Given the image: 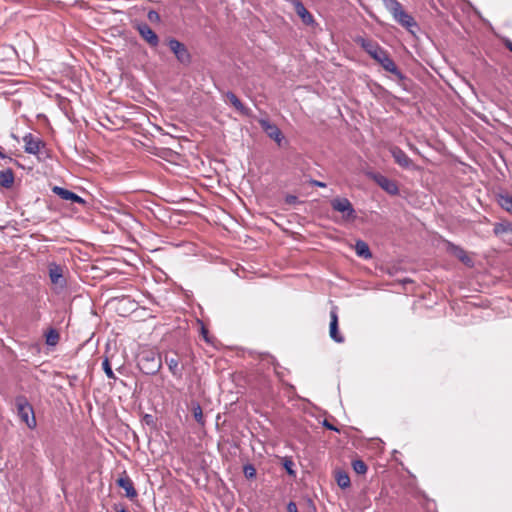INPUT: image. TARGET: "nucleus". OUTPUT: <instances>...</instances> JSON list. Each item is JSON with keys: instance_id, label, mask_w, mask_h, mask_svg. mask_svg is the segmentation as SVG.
Masks as SVG:
<instances>
[{"instance_id": "37", "label": "nucleus", "mask_w": 512, "mask_h": 512, "mask_svg": "<svg viewBox=\"0 0 512 512\" xmlns=\"http://www.w3.org/2000/svg\"><path fill=\"white\" fill-rule=\"evenodd\" d=\"M148 17L150 20H153L154 18H158L159 16L155 11H150Z\"/></svg>"}, {"instance_id": "10", "label": "nucleus", "mask_w": 512, "mask_h": 512, "mask_svg": "<svg viewBox=\"0 0 512 512\" xmlns=\"http://www.w3.org/2000/svg\"><path fill=\"white\" fill-rule=\"evenodd\" d=\"M338 308L336 306H333L330 311V325H329V335L333 341L336 343H343L344 337L339 332L338 329Z\"/></svg>"}, {"instance_id": "1", "label": "nucleus", "mask_w": 512, "mask_h": 512, "mask_svg": "<svg viewBox=\"0 0 512 512\" xmlns=\"http://www.w3.org/2000/svg\"><path fill=\"white\" fill-rule=\"evenodd\" d=\"M137 366L144 374L154 375L161 369L162 360L156 350L146 348L138 354Z\"/></svg>"}, {"instance_id": "7", "label": "nucleus", "mask_w": 512, "mask_h": 512, "mask_svg": "<svg viewBox=\"0 0 512 512\" xmlns=\"http://www.w3.org/2000/svg\"><path fill=\"white\" fill-rule=\"evenodd\" d=\"M24 150L28 154L38 155L46 144L40 138L35 137L33 134L28 133L23 137Z\"/></svg>"}, {"instance_id": "20", "label": "nucleus", "mask_w": 512, "mask_h": 512, "mask_svg": "<svg viewBox=\"0 0 512 512\" xmlns=\"http://www.w3.org/2000/svg\"><path fill=\"white\" fill-rule=\"evenodd\" d=\"M226 98L230 102V104L241 114L248 115L249 109L243 105L241 100L231 91L226 93Z\"/></svg>"}, {"instance_id": "25", "label": "nucleus", "mask_w": 512, "mask_h": 512, "mask_svg": "<svg viewBox=\"0 0 512 512\" xmlns=\"http://www.w3.org/2000/svg\"><path fill=\"white\" fill-rule=\"evenodd\" d=\"M192 413L197 423H199L200 425L205 424L203 411L199 403H192Z\"/></svg>"}, {"instance_id": "14", "label": "nucleus", "mask_w": 512, "mask_h": 512, "mask_svg": "<svg viewBox=\"0 0 512 512\" xmlns=\"http://www.w3.org/2000/svg\"><path fill=\"white\" fill-rule=\"evenodd\" d=\"M117 485L125 490V496L131 500L137 497L138 493L134 487L131 478L124 472L123 475L117 479Z\"/></svg>"}, {"instance_id": "39", "label": "nucleus", "mask_w": 512, "mask_h": 512, "mask_svg": "<svg viewBox=\"0 0 512 512\" xmlns=\"http://www.w3.org/2000/svg\"><path fill=\"white\" fill-rule=\"evenodd\" d=\"M506 46L512 52V42L509 41Z\"/></svg>"}, {"instance_id": "21", "label": "nucleus", "mask_w": 512, "mask_h": 512, "mask_svg": "<svg viewBox=\"0 0 512 512\" xmlns=\"http://www.w3.org/2000/svg\"><path fill=\"white\" fill-rule=\"evenodd\" d=\"M355 252L359 257L363 259L372 258V253L370 251L368 244L362 240L356 241Z\"/></svg>"}, {"instance_id": "13", "label": "nucleus", "mask_w": 512, "mask_h": 512, "mask_svg": "<svg viewBox=\"0 0 512 512\" xmlns=\"http://www.w3.org/2000/svg\"><path fill=\"white\" fill-rule=\"evenodd\" d=\"M137 31L141 37L152 47H156L158 45L159 38L147 23L139 24L137 26Z\"/></svg>"}, {"instance_id": "16", "label": "nucleus", "mask_w": 512, "mask_h": 512, "mask_svg": "<svg viewBox=\"0 0 512 512\" xmlns=\"http://www.w3.org/2000/svg\"><path fill=\"white\" fill-rule=\"evenodd\" d=\"M52 191L63 200H69L75 203L85 204V200L83 198L65 188L55 186L53 187Z\"/></svg>"}, {"instance_id": "3", "label": "nucleus", "mask_w": 512, "mask_h": 512, "mask_svg": "<svg viewBox=\"0 0 512 512\" xmlns=\"http://www.w3.org/2000/svg\"><path fill=\"white\" fill-rule=\"evenodd\" d=\"M15 405L17 408V414L22 422H24L28 428L34 429L37 425L34 410L32 405L28 402L26 397L19 396L15 399Z\"/></svg>"}, {"instance_id": "22", "label": "nucleus", "mask_w": 512, "mask_h": 512, "mask_svg": "<svg viewBox=\"0 0 512 512\" xmlns=\"http://www.w3.org/2000/svg\"><path fill=\"white\" fill-rule=\"evenodd\" d=\"M166 364L171 374L177 378H181L183 374V367L179 365L176 358H166Z\"/></svg>"}, {"instance_id": "30", "label": "nucleus", "mask_w": 512, "mask_h": 512, "mask_svg": "<svg viewBox=\"0 0 512 512\" xmlns=\"http://www.w3.org/2000/svg\"><path fill=\"white\" fill-rule=\"evenodd\" d=\"M59 339V335L55 330H51L49 334L47 335L46 342L48 345H55L57 344Z\"/></svg>"}, {"instance_id": "35", "label": "nucleus", "mask_w": 512, "mask_h": 512, "mask_svg": "<svg viewBox=\"0 0 512 512\" xmlns=\"http://www.w3.org/2000/svg\"><path fill=\"white\" fill-rule=\"evenodd\" d=\"M324 426L330 430L338 431V429L335 426H333L332 424H330L327 420L324 421Z\"/></svg>"}, {"instance_id": "19", "label": "nucleus", "mask_w": 512, "mask_h": 512, "mask_svg": "<svg viewBox=\"0 0 512 512\" xmlns=\"http://www.w3.org/2000/svg\"><path fill=\"white\" fill-rule=\"evenodd\" d=\"M14 172L11 168L0 171V188L9 189L14 184Z\"/></svg>"}, {"instance_id": "4", "label": "nucleus", "mask_w": 512, "mask_h": 512, "mask_svg": "<svg viewBox=\"0 0 512 512\" xmlns=\"http://www.w3.org/2000/svg\"><path fill=\"white\" fill-rule=\"evenodd\" d=\"M331 207L334 211L341 213L342 218L345 221H354L357 217L352 203L347 198L336 197L332 199Z\"/></svg>"}, {"instance_id": "6", "label": "nucleus", "mask_w": 512, "mask_h": 512, "mask_svg": "<svg viewBox=\"0 0 512 512\" xmlns=\"http://www.w3.org/2000/svg\"><path fill=\"white\" fill-rule=\"evenodd\" d=\"M168 46L180 63L185 65L190 63L191 55L183 43L172 38L168 41Z\"/></svg>"}, {"instance_id": "26", "label": "nucleus", "mask_w": 512, "mask_h": 512, "mask_svg": "<svg viewBox=\"0 0 512 512\" xmlns=\"http://www.w3.org/2000/svg\"><path fill=\"white\" fill-rule=\"evenodd\" d=\"M498 202L504 210L512 214V196L501 195Z\"/></svg>"}, {"instance_id": "9", "label": "nucleus", "mask_w": 512, "mask_h": 512, "mask_svg": "<svg viewBox=\"0 0 512 512\" xmlns=\"http://www.w3.org/2000/svg\"><path fill=\"white\" fill-rule=\"evenodd\" d=\"M445 245L446 251L455 256L456 258H458L466 266L472 267L474 265L472 258L468 256V254L462 247L455 245L450 241H445Z\"/></svg>"}, {"instance_id": "34", "label": "nucleus", "mask_w": 512, "mask_h": 512, "mask_svg": "<svg viewBox=\"0 0 512 512\" xmlns=\"http://www.w3.org/2000/svg\"><path fill=\"white\" fill-rule=\"evenodd\" d=\"M0 158H1V159H3V160H5V162H6V163H10V162H13V161H14V160H13V158H11V157H9V156L5 155V154L2 152V150H1V149H0Z\"/></svg>"}, {"instance_id": "36", "label": "nucleus", "mask_w": 512, "mask_h": 512, "mask_svg": "<svg viewBox=\"0 0 512 512\" xmlns=\"http://www.w3.org/2000/svg\"><path fill=\"white\" fill-rule=\"evenodd\" d=\"M312 184L315 186H318V187H326V184L324 182L317 181V180L312 181Z\"/></svg>"}, {"instance_id": "24", "label": "nucleus", "mask_w": 512, "mask_h": 512, "mask_svg": "<svg viewBox=\"0 0 512 512\" xmlns=\"http://www.w3.org/2000/svg\"><path fill=\"white\" fill-rule=\"evenodd\" d=\"M495 235H502L504 233H512V224L510 222L496 223L493 228Z\"/></svg>"}, {"instance_id": "8", "label": "nucleus", "mask_w": 512, "mask_h": 512, "mask_svg": "<svg viewBox=\"0 0 512 512\" xmlns=\"http://www.w3.org/2000/svg\"><path fill=\"white\" fill-rule=\"evenodd\" d=\"M258 123L267 136L273 139L280 146L284 139L281 130L267 119H259Z\"/></svg>"}, {"instance_id": "17", "label": "nucleus", "mask_w": 512, "mask_h": 512, "mask_svg": "<svg viewBox=\"0 0 512 512\" xmlns=\"http://www.w3.org/2000/svg\"><path fill=\"white\" fill-rule=\"evenodd\" d=\"M390 152L395 160V162L403 168H409L412 165V160L408 157V155L399 147H392Z\"/></svg>"}, {"instance_id": "23", "label": "nucleus", "mask_w": 512, "mask_h": 512, "mask_svg": "<svg viewBox=\"0 0 512 512\" xmlns=\"http://www.w3.org/2000/svg\"><path fill=\"white\" fill-rule=\"evenodd\" d=\"M335 478H336L337 485L340 488L346 489V488L350 487V485H351L350 477L346 472L337 471Z\"/></svg>"}, {"instance_id": "31", "label": "nucleus", "mask_w": 512, "mask_h": 512, "mask_svg": "<svg viewBox=\"0 0 512 512\" xmlns=\"http://www.w3.org/2000/svg\"><path fill=\"white\" fill-rule=\"evenodd\" d=\"M293 465H294V464H293V461H292V460L287 459V458H285V459H284L283 466H284V468L286 469V471H287V473H288L289 475H295V471H294V470H293V468H292V467H293Z\"/></svg>"}, {"instance_id": "15", "label": "nucleus", "mask_w": 512, "mask_h": 512, "mask_svg": "<svg viewBox=\"0 0 512 512\" xmlns=\"http://www.w3.org/2000/svg\"><path fill=\"white\" fill-rule=\"evenodd\" d=\"M292 4L294 6L296 14L301 18L304 24L312 25L314 23V18L312 14L306 9V7L301 1L293 0Z\"/></svg>"}, {"instance_id": "32", "label": "nucleus", "mask_w": 512, "mask_h": 512, "mask_svg": "<svg viewBox=\"0 0 512 512\" xmlns=\"http://www.w3.org/2000/svg\"><path fill=\"white\" fill-rule=\"evenodd\" d=\"M285 202H286L287 204L292 205V204H295V203H297V202H298V198H297V196H295V195H287V196L285 197Z\"/></svg>"}, {"instance_id": "2", "label": "nucleus", "mask_w": 512, "mask_h": 512, "mask_svg": "<svg viewBox=\"0 0 512 512\" xmlns=\"http://www.w3.org/2000/svg\"><path fill=\"white\" fill-rule=\"evenodd\" d=\"M385 8L392 14L395 21L413 33V28H417L414 18L404 11L398 0H382Z\"/></svg>"}, {"instance_id": "38", "label": "nucleus", "mask_w": 512, "mask_h": 512, "mask_svg": "<svg viewBox=\"0 0 512 512\" xmlns=\"http://www.w3.org/2000/svg\"><path fill=\"white\" fill-rule=\"evenodd\" d=\"M202 334H203V336H204V339H205L206 341H208V338H207V330H206L205 328H202Z\"/></svg>"}, {"instance_id": "18", "label": "nucleus", "mask_w": 512, "mask_h": 512, "mask_svg": "<svg viewBox=\"0 0 512 512\" xmlns=\"http://www.w3.org/2000/svg\"><path fill=\"white\" fill-rule=\"evenodd\" d=\"M356 42L365 50L366 53L370 55V57H373L376 52L382 48L377 42L363 37L357 38Z\"/></svg>"}, {"instance_id": "29", "label": "nucleus", "mask_w": 512, "mask_h": 512, "mask_svg": "<svg viewBox=\"0 0 512 512\" xmlns=\"http://www.w3.org/2000/svg\"><path fill=\"white\" fill-rule=\"evenodd\" d=\"M243 473L246 478L251 479L256 476V469L252 464H247L243 467Z\"/></svg>"}, {"instance_id": "27", "label": "nucleus", "mask_w": 512, "mask_h": 512, "mask_svg": "<svg viewBox=\"0 0 512 512\" xmlns=\"http://www.w3.org/2000/svg\"><path fill=\"white\" fill-rule=\"evenodd\" d=\"M352 467L353 470L359 475H363L367 472V465L360 459L354 460L352 462Z\"/></svg>"}, {"instance_id": "11", "label": "nucleus", "mask_w": 512, "mask_h": 512, "mask_svg": "<svg viewBox=\"0 0 512 512\" xmlns=\"http://www.w3.org/2000/svg\"><path fill=\"white\" fill-rule=\"evenodd\" d=\"M372 179L387 193L391 195H397L399 193L398 185L395 181L387 178L386 176L375 173L372 174Z\"/></svg>"}, {"instance_id": "33", "label": "nucleus", "mask_w": 512, "mask_h": 512, "mask_svg": "<svg viewBox=\"0 0 512 512\" xmlns=\"http://www.w3.org/2000/svg\"><path fill=\"white\" fill-rule=\"evenodd\" d=\"M287 512H298V508H297V505L296 503L294 502H289L288 505H287Z\"/></svg>"}, {"instance_id": "5", "label": "nucleus", "mask_w": 512, "mask_h": 512, "mask_svg": "<svg viewBox=\"0 0 512 512\" xmlns=\"http://www.w3.org/2000/svg\"><path fill=\"white\" fill-rule=\"evenodd\" d=\"M372 58L378 62L383 67V69L394 74L400 80L404 78L402 72L398 69L395 62L391 59L385 49H379Z\"/></svg>"}, {"instance_id": "12", "label": "nucleus", "mask_w": 512, "mask_h": 512, "mask_svg": "<svg viewBox=\"0 0 512 512\" xmlns=\"http://www.w3.org/2000/svg\"><path fill=\"white\" fill-rule=\"evenodd\" d=\"M48 270L52 284L64 288L66 286V280L63 275V268L56 263H51L48 266Z\"/></svg>"}, {"instance_id": "28", "label": "nucleus", "mask_w": 512, "mask_h": 512, "mask_svg": "<svg viewBox=\"0 0 512 512\" xmlns=\"http://www.w3.org/2000/svg\"><path fill=\"white\" fill-rule=\"evenodd\" d=\"M102 368H103L104 373L106 374L107 378L116 380V376L111 368L109 359L107 357L102 362Z\"/></svg>"}]
</instances>
